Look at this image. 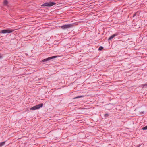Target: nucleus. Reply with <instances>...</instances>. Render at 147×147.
Segmentation results:
<instances>
[{
  "mask_svg": "<svg viewBox=\"0 0 147 147\" xmlns=\"http://www.w3.org/2000/svg\"><path fill=\"white\" fill-rule=\"evenodd\" d=\"M75 24L74 23L70 24H65L61 26L60 27L62 29H65L68 28H70L74 27Z\"/></svg>",
  "mask_w": 147,
  "mask_h": 147,
  "instance_id": "nucleus-1",
  "label": "nucleus"
},
{
  "mask_svg": "<svg viewBox=\"0 0 147 147\" xmlns=\"http://www.w3.org/2000/svg\"><path fill=\"white\" fill-rule=\"evenodd\" d=\"M13 31H14V30L8 28L1 30L0 33L3 34L10 33L12 32Z\"/></svg>",
  "mask_w": 147,
  "mask_h": 147,
  "instance_id": "nucleus-2",
  "label": "nucleus"
},
{
  "mask_svg": "<svg viewBox=\"0 0 147 147\" xmlns=\"http://www.w3.org/2000/svg\"><path fill=\"white\" fill-rule=\"evenodd\" d=\"M43 105V103H41L36 105L35 106L30 108V110H34L39 109L40 108L42 107Z\"/></svg>",
  "mask_w": 147,
  "mask_h": 147,
  "instance_id": "nucleus-3",
  "label": "nucleus"
},
{
  "mask_svg": "<svg viewBox=\"0 0 147 147\" xmlns=\"http://www.w3.org/2000/svg\"><path fill=\"white\" fill-rule=\"evenodd\" d=\"M58 56H54L52 57H48L46 59H44L42 61V62H47L49 60H51L52 59L55 58L57 57H58Z\"/></svg>",
  "mask_w": 147,
  "mask_h": 147,
  "instance_id": "nucleus-4",
  "label": "nucleus"
},
{
  "mask_svg": "<svg viewBox=\"0 0 147 147\" xmlns=\"http://www.w3.org/2000/svg\"><path fill=\"white\" fill-rule=\"evenodd\" d=\"M117 35H118V34L117 33L113 34V35H111V36H110L109 37V38L108 39V40L109 41L110 40L113 38L114 37L117 36Z\"/></svg>",
  "mask_w": 147,
  "mask_h": 147,
  "instance_id": "nucleus-5",
  "label": "nucleus"
},
{
  "mask_svg": "<svg viewBox=\"0 0 147 147\" xmlns=\"http://www.w3.org/2000/svg\"><path fill=\"white\" fill-rule=\"evenodd\" d=\"M49 3V7L53 6L56 4L55 3L52 2H50Z\"/></svg>",
  "mask_w": 147,
  "mask_h": 147,
  "instance_id": "nucleus-6",
  "label": "nucleus"
},
{
  "mask_svg": "<svg viewBox=\"0 0 147 147\" xmlns=\"http://www.w3.org/2000/svg\"><path fill=\"white\" fill-rule=\"evenodd\" d=\"M41 6H48L49 7V3H46L43 4Z\"/></svg>",
  "mask_w": 147,
  "mask_h": 147,
  "instance_id": "nucleus-7",
  "label": "nucleus"
},
{
  "mask_svg": "<svg viewBox=\"0 0 147 147\" xmlns=\"http://www.w3.org/2000/svg\"><path fill=\"white\" fill-rule=\"evenodd\" d=\"M8 1L7 0H4L3 2V4L5 5H6L8 4Z\"/></svg>",
  "mask_w": 147,
  "mask_h": 147,
  "instance_id": "nucleus-8",
  "label": "nucleus"
},
{
  "mask_svg": "<svg viewBox=\"0 0 147 147\" xmlns=\"http://www.w3.org/2000/svg\"><path fill=\"white\" fill-rule=\"evenodd\" d=\"M5 141H4L0 143V147L3 146L5 144Z\"/></svg>",
  "mask_w": 147,
  "mask_h": 147,
  "instance_id": "nucleus-9",
  "label": "nucleus"
},
{
  "mask_svg": "<svg viewBox=\"0 0 147 147\" xmlns=\"http://www.w3.org/2000/svg\"><path fill=\"white\" fill-rule=\"evenodd\" d=\"M83 96H77L76 97H75L74 99H76V98H80L83 97Z\"/></svg>",
  "mask_w": 147,
  "mask_h": 147,
  "instance_id": "nucleus-10",
  "label": "nucleus"
},
{
  "mask_svg": "<svg viewBox=\"0 0 147 147\" xmlns=\"http://www.w3.org/2000/svg\"><path fill=\"white\" fill-rule=\"evenodd\" d=\"M103 47L102 46H100L98 48V50L100 51L102 50L103 49Z\"/></svg>",
  "mask_w": 147,
  "mask_h": 147,
  "instance_id": "nucleus-11",
  "label": "nucleus"
},
{
  "mask_svg": "<svg viewBox=\"0 0 147 147\" xmlns=\"http://www.w3.org/2000/svg\"><path fill=\"white\" fill-rule=\"evenodd\" d=\"M142 129L143 130H146L147 129V125L143 127Z\"/></svg>",
  "mask_w": 147,
  "mask_h": 147,
  "instance_id": "nucleus-12",
  "label": "nucleus"
},
{
  "mask_svg": "<svg viewBox=\"0 0 147 147\" xmlns=\"http://www.w3.org/2000/svg\"><path fill=\"white\" fill-rule=\"evenodd\" d=\"M142 85L143 86V87H142L143 88L144 87H147V84H142Z\"/></svg>",
  "mask_w": 147,
  "mask_h": 147,
  "instance_id": "nucleus-13",
  "label": "nucleus"
},
{
  "mask_svg": "<svg viewBox=\"0 0 147 147\" xmlns=\"http://www.w3.org/2000/svg\"><path fill=\"white\" fill-rule=\"evenodd\" d=\"M109 115L108 114H106L104 115V116L105 117H107L109 116Z\"/></svg>",
  "mask_w": 147,
  "mask_h": 147,
  "instance_id": "nucleus-14",
  "label": "nucleus"
},
{
  "mask_svg": "<svg viewBox=\"0 0 147 147\" xmlns=\"http://www.w3.org/2000/svg\"><path fill=\"white\" fill-rule=\"evenodd\" d=\"M2 58V56L1 55H0V59H1Z\"/></svg>",
  "mask_w": 147,
  "mask_h": 147,
  "instance_id": "nucleus-15",
  "label": "nucleus"
},
{
  "mask_svg": "<svg viewBox=\"0 0 147 147\" xmlns=\"http://www.w3.org/2000/svg\"><path fill=\"white\" fill-rule=\"evenodd\" d=\"M144 113V112H142V113Z\"/></svg>",
  "mask_w": 147,
  "mask_h": 147,
  "instance_id": "nucleus-16",
  "label": "nucleus"
},
{
  "mask_svg": "<svg viewBox=\"0 0 147 147\" xmlns=\"http://www.w3.org/2000/svg\"><path fill=\"white\" fill-rule=\"evenodd\" d=\"M41 79H40L39 78L38 80H41Z\"/></svg>",
  "mask_w": 147,
  "mask_h": 147,
  "instance_id": "nucleus-17",
  "label": "nucleus"
},
{
  "mask_svg": "<svg viewBox=\"0 0 147 147\" xmlns=\"http://www.w3.org/2000/svg\"><path fill=\"white\" fill-rule=\"evenodd\" d=\"M135 15V14H134L133 16H134Z\"/></svg>",
  "mask_w": 147,
  "mask_h": 147,
  "instance_id": "nucleus-18",
  "label": "nucleus"
},
{
  "mask_svg": "<svg viewBox=\"0 0 147 147\" xmlns=\"http://www.w3.org/2000/svg\"><path fill=\"white\" fill-rule=\"evenodd\" d=\"M137 146V147H139V146Z\"/></svg>",
  "mask_w": 147,
  "mask_h": 147,
  "instance_id": "nucleus-19",
  "label": "nucleus"
},
{
  "mask_svg": "<svg viewBox=\"0 0 147 147\" xmlns=\"http://www.w3.org/2000/svg\"><path fill=\"white\" fill-rule=\"evenodd\" d=\"M39 82V83H40V82ZM41 82H40V83H41Z\"/></svg>",
  "mask_w": 147,
  "mask_h": 147,
  "instance_id": "nucleus-20",
  "label": "nucleus"
}]
</instances>
